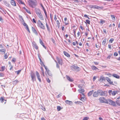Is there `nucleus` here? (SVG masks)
Returning a JSON list of instances; mask_svg holds the SVG:
<instances>
[{
	"mask_svg": "<svg viewBox=\"0 0 120 120\" xmlns=\"http://www.w3.org/2000/svg\"><path fill=\"white\" fill-rule=\"evenodd\" d=\"M114 39L113 38H111L109 40V42L110 43H112V41H114Z\"/></svg>",
	"mask_w": 120,
	"mask_h": 120,
	"instance_id": "obj_49",
	"label": "nucleus"
},
{
	"mask_svg": "<svg viewBox=\"0 0 120 120\" xmlns=\"http://www.w3.org/2000/svg\"><path fill=\"white\" fill-rule=\"evenodd\" d=\"M86 22L88 24H90V21H89L88 20H86Z\"/></svg>",
	"mask_w": 120,
	"mask_h": 120,
	"instance_id": "obj_53",
	"label": "nucleus"
},
{
	"mask_svg": "<svg viewBox=\"0 0 120 120\" xmlns=\"http://www.w3.org/2000/svg\"><path fill=\"white\" fill-rule=\"evenodd\" d=\"M0 20L2 22H3V19L2 17L1 16H0Z\"/></svg>",
	"mask_w": 120,
	"mask_h": 120,
	"instance_id": "obj_62",
	"label": "nucleus"
},
{
	"mask_svg": "<svg viewBox=\"0 0 120 120\" xmlns=\"http://www.w3.org/2000/svg\"><path fill=\"white\" fill-rule=\"evenodd\" d=\"M6 52V50L5 49H0V52H4V53H5Z\"/></svg>",
	"mask_w": 120,
	"mask_h": 120,
	"instance_id": "obj_35",
	"label": "nucleus"
},
{
	"mask_svg": "<svg viewBox=\"0 0 120 120\" xmlns=\"http://www.w3.org/2000/svg\"><path fill=\"white\" fill-rule=\"evenodd\" d=\"M106 79L109 82L110 84L113 85V82L111 81L110 79L108 77H106Z\"/></svg>",
	"mask_w": 120,
	"mask_h": 120,
	"instance_id": "obj_11",
	"label": "nucleus"
},
{
	"mask_svg": "<svg viewBox=\"0 0 120 120\" xmlns=\"http://www.w3.org/2000/svg\"><path fill=\"white\" fill-rule=\"evenodd\" d=\"M66 77L67 79L69 81L72 82L74 80L73 78H70V77L68 75H66Z\"/></svg>",
	"mask_w": 120,
	"mask_h": 120,
	"instance_id": "obj_9",
	"label": "nucleus"
},
{
	"mask_svg": "<svg viewBox=\"0 0 120 120\" xmlns=\"http://www.w3.org/2000/svg\"><path fill=\"white\" fill-rule=\"evenodd\" d=\"M38 16L40 19L42 20H43L44 19L41 13L38 15Z\"/></svg>",
	"mask_w": 120,
	"mask_h": 120,
	"instance_id": "obj_16",
	"label": "nucleus"
},
{
	"mask_svg": "<svg viewBox=\"0 0 120 120\" xmlns=\"http://www.w3.org/2000/svg\"><path fill=\"white\" fill-rule=\"evenodd\" d=\"M35 12L37 15L41 13L40 10L39 9H36L35 11Z\"/></svg>",
	"mask_w": 120,
	"mask_h": 120,
	"instance_id": "obj_24",
	"label": "nucleus"
},
{
	"mask_svg": "<svg viewBox=\"0 0 120 120\" xmlns=\"http://www.w3.org/2000/svg\"><path fill=\"white\" fill-rule=\"evenodd\" d=\"M28 2L29 5L31 7L34 8L36 5L35 2L32 0H29Z\"/></svg>",
	"mask_w": 120,
	"mask_h": 120,
	"instance_id": "obj_3",
	"label": "nucleus"
},
{
	"mask_svg": "<svg viewBox=\"0 0 120 120\" xmlns=\"http://www.w3.org/2000/svg\"><path fill=\"white\" fill-rule=\"evenodd\" d=\"M89 119L88 117H85L83 119V120H87Z\"/></svg>",
	"mask_w": 120,
	"mask_h": 120,
	"instance_id": "obj_54",
	"label": "nucleus"
},
{
	"mask_svg": "<svg viewBox=\"0 0 120 120\" xmlns=\"http://www.w3.org/2000/svg\"><path fill=\"white\" fill-rule=\"evenodd\" d=\"M57 60L58 63L60 64L61 65H62V60L61 59L59 58L58 57H57Z\"/></svg>",
	"mask_w": 120,
	"mask_h": 120,
	"instance_id": "obj_17",
	"label": "nucleus"
},
{
	"mask_svg": "<svg viewBox=\"0 0 120 120\" xmlns=\"http://www.w3.org/2000/svg\"><path fill=\"white\" fill-rule=\"evenodd\" d=\"M23 9H24L25 10V11H26L29 14H31V13L30 12V11L29 9H27L25 7H23Z\"/></svg>",
	"mask_w": 120,
	"mask_h": 120,
	"instance_id": "obj_25",
	"label": "nucleus"
},
{
	"mask_svg": "<svg viewBox=\"0 0 120 120\" xmlns=\"http://www.w3.org/2000/svg\"><path fill=\"white\" fill-rule=\"evenodd\" d=\"M78 91L80 93H82L84 92V90L83 89H81L78 90Z\"/></svg>",
	"mask_w": 120,
	"mask_h": 120,
	"instance_id": "obj_29",
	"label": "nucleus"
},
{
	"mask_svg": "<svg viewBox=\"0 0 120 120\" xmlns=\"http://www.w3.org/2000/svg\"><path fill=\"white\" fill-rule=\"evenodd\" d=\"M5 67L4 66H2L1 67V70H0V71H3L5 70Z\"/></svg>",
	"mask_w": 120,
	"mask_h": 120,
	"instance_id": "obj_34",
	"label": "nucleus"
},
{
	"mask_svg": "<svg viewBox=\"0 0 120 120\" xmlns=\"http://www.w3.org/2000/svg\"><path fill=\"white\" fill-rule=\"evenodd\" d=\"M38 57H39V59L40 61V62L41 63V65H42V64H43V63L42 61L41 60V59L40 58V57H39V56H38Z\"/></svg>",
	"mask_w": 120,
	"mask_h": 120,
	"instance_id": "obj_48",
	"label": "nucleus"
},
{
	"mask_svg": "<svg viewBox=\"0 0 120 120\" xmlns=\"http://www.w3.org/2000/svg\"><path fill=\"white\" fill-rule=\"evenodd\" d=\"M98 90L97 91H95L93 94V96L94 97H97L98 95Z\"/></svg>",
	"mask_w": 120,
	"mask_h": 120,
	"instance_id": "obj_14",
	"label": "nucleus"
},
{
	"mask_svg": "<svg viewBox=\"0 0 120 120\" xmlns=\"http://www.w3.org/2000/svg\"><path fill=\"white\" fill-rule=\"evenodd\" d=\"M96 78V77L95 76H94L93 77V81H95Z\"/></svg>",
	"mask_w": 120,
	"mask_h": 120,
	"instance_id": "obj_60",
	"label": "nucleus"
},
{
	"mask_svg": "<svg viewBox=\"0 0 120 120\" xmlns=\"http://www.w3.org/2000/svg\"><path fill=\"white\" fill-rule=\"evenodd\" d=\"M100 102L101 103H106L107 100L105 99L103 97H100L99 99Z\"/></svg>",
	"mask_w": 120,
	"mask_h": 120,
	"instance_id": "obj_6",
	"label": "nucleus"
},
{
	"mask_svg": "<svg viewBox=\"0 0 120 120\" xmlns=\"http://www.w3.org/2000/svg\"><path fill=\"white\" fill-rule=\"evenodd\" d=\"M43 10L44 11V12L46 16V17L47 18V12H46V11L45 10V9H43Z\"/></svg>",
	"mask_w": 120,
	"mask_h": 120,
	"instance_id": "obj_43",
	"label": "nucleus"
},
{
	"mask_svg": "<svg viewBox=\"0 0 120 120\" xmlns=\"http://www.w3.org/2000/svg\"><path fill=\"white\" fill-rule=\"evenodd\" d=\"M26 28L27 31L29 33H30V30L29 28L28 25L26 26Z\"/></svg>",
	"mask_w": 120,
	"mask_h": 120,
	"instance_id": "obj_41",
	"label": "nucleus"
},
{
	"mask_svg": "<svg viewBox=\"0 0 120 120\" xmlns=\"http://www.w3.org/2000/svg\"><path fill=\"white\" fill-rule=\"evenodd\" d=\"M62 96V95L61 94H59L57 96L56 98H58Z\"/></svg>",
	"mask_w": 120,
	"mask_h": 120,
	"instance_id": "obj_57",
	"label": "nucleus"
},
{
	"mask_svg": "<svg viewBox=\"0 0 120 120\" xmlns=\"http://www.w3.org/2000/svg\"><path fill=\"white\" fill-rule=\"evenodd\" d=\"M106 38H105L103 40L102 42L103 45H105V44L106 43Z\"/></svg>",
	"mask_w": 120,
	"mask_h": 120,
	"instance_id": "obj_30",
	"label": "nucleus"
},
{
	"mask_svg": "<svg viewBox=\"0 0 120 120\" xmlns=\"http://www.w3.org/2000/svg\"><path fill=\"white\" fill-rule=\"evenodd\" d=\"M54 19L55 21H56L57 19V18L56 15H55L54 16Z\"/></svg>",
	"mask_w": 120,
	"mask_h": 120,
	"instance_id": "obj_59",
	"label": "nucleus"
},
{
	"mask_svg": "<svg viewBox=\"0 0 120 120\" xmlns=\"http://www.w3.org/2000/svg\"><path fill=\"white\" fill-rule=\"evenodd\" d=\"M65 102L66 104L70 105H71L72 104V102L71 101L66 100L65 101Z\"/></svg>",
	"mask_w": 120,
	"mask_h": 120,
	"instance_id": "obj_20",
	"label": "nucleus"
},
{
	"mask_svg": "<svg viewBox=\"0 0 120 120\" xmlns=\"http://www.w3.org/2000/svg\"><path fill=\"white\" fill-rule=\"evenodd\" d=\"M57 110L60 111V106H58L57 107Z\"/></svg>",
	"mask_w": 120,
	"mask_h": 120,
	"instance_id": "obj_56",
	"label": "nucleus"
},
{
	"mask_svg": "<svg viewBox=\"0 0 120 120\" xmlns=\"http://www.w3.org/2000/svg\"><path fill=\"white\" fill-rule=\"evenodd\" d=\"M77 66H76L75 65H74L71 66V68L74 71H75L77 67Z\"/></svg>",
	"mask_w": 120,
	"mask_h": 120,
	"instance_id": "obj_12",
	"label": "nucleus"
},
{
	"mask_svg": "<svg viewBox=\"0 0 120 120\" xmlns=\"http://www.w3.org/2000/svg\"><path fill=\"white\" fill-rule=\"evenodd\" d=\"M10 2L11 4L13 6H16V3L14 0H11Z\"/></svg>",
	"mask_w": 120,
	"mask_h": 120,
	"instance_id": "obj_10",
	"label": "nucleus"
},
{
	"mask_svg": "<svg viewBox=\"0 0 120 120\" xmlns=\"http://www.w3.org/2000/svg\"><path fill=\"white\" fill-rule=\"evenodd\" d=\"M16 1L19 3L21 4H24V3L22 2L21 0H16Z\"/></svg>",
	"mask_w": 120,
	"mask_h": 120,
	"instance_id": "obj_31",
	"label": "nucleus"
},
{
	"mask_svg": "<svg viewBox=\"0 0 120 120\" xmlns=\"http://www.w3.org/2000/svg\"><path fill=\"white\" fill-rule=\"evenodd\" d=\"M41 108L42 109V110L44 111H45V107L43 106H42Z\"/></svg>",
	"mask_w": 120,
	"mask_h": 120,
	"instance_id": "obj_61",
	"label": "nucleus"
},
{
	"mask_svg": "<svg viewBox=\"0 0 120 120\" xmlns=\"http://www.w3.org/2000/svg\"><path fill=\"white\" fill-rule=\"evenodd\" d=\"M8 55L7 53L5 54L4 55V59H7L8 57Z\"/></svg>",
	"mask_w": 120,
	"mask_h": 120,
	"instance_id": "obj_38",
	"label": "nucleus"
},
{
	"mask_svg": "<svg viewBox=\"0 0 120 120\" xmlns=\"http://www.w3.org/2000/svg\"><path fill=\"white\" fill-rule=\"evenodd\" d=\"M92 8H95L97 9H101V8L99 6L96 5H93L92 6Z\"/></svg>",
	"mask_w": 120,
	"mask_h": 120,
	"instance_id": "obj_15",
	"label": "nucleus"
},
{
	"mask_svg": "<svg viewBox=\"0 0 120 120\" xmlns=\"http://www.w3.org/2000/svg\"><path fill=\"white\" fill-rule=\"evenodd\" d=\"M91 68L92 70H95V71H96L97 70H98V69L96 67L94 66H93L91 67Z\"/></svg>",
	"mask_w": 120,
	"mask_h": 120,
	"instance_id": "obj_26",
	"label": "nucleus"
},
{
	"mask_svg": "<svg viewBox=\"0 0 120 120\" xmlns=\"http://www.w3.org/2000/svg\"><path fill=\"white\" fill-rule=\"evenodd\" d=\"M118 55V53L116 52H115L114 54V55L115 56H116Z\"/></svg>",
	"mask_w": 120,
	"mask_h": 120,
	"instance_id": "obj_58",
	"label": "nucleus"
},
{
	"mask_svg": "<svg viewBox=\"0 0 120 120\" xmlns=\"http://www.w3.org/2000/svg\"><path fill=\"white\" fill-rule=\"evenodd\" d=\"M56 23L58 26H59L60 23L58 20H57L56 21Z\"/></svg>",
	"mask_w": 120,
	"mask_h": 120,
	"instance_id": "obj_51",
	"label": "nucleus"
},
{
	"mask_svg": "<svg viewBox=\"0 0 120 120\" xmlns=\"http://www.w3.org/2000/svg\"><path fill=\"white\" fill-rule=\"evenodd\" d=\"M105 79L106 78H105L103 76H101L100 77V79L99 80V81L100 82H101L103 81H105Z\"/></svg>",
	"mask_w": 120,
	"mask_h": 120,
	"instance_id": "obj_13",
	"label": "nucleus"
},
{
	"mask_svg": "<svg viewBox=\"0 0 120 120\" xmlns=\"http://www.w3.org/2000/svg\"><path fill=\"white\" fill-rule=\"evenodd\" d=\"M110 16L112 20H115V18L114 15H111Z\"/></svg>",
	"mask_w": 120,
	"mask_h": 120,
	"instance_id": "obj_33",
	"label": "nucleus"
},
{
	"mask_svg": "<svg viewBox=\"0 0 120 120\" xmlns=\"http://www.w3.org/2000/svg\"><path fill=\"white\" fill-rule=\"evenodd\" d=\"M112 76L117 79H119L120 77V76L119 75L115 74H113L112 75Z\"/></svg>",
	"mask_w": 120,
	"mask_h": 120,
	"instance_id": "obj_28",
	"label": "nucleus"
},
{
	"mask_svg": "<svg viewBox=\"0 0 120 120\" xmlns=\"http://www.w3.org/2000/svg\"><path fill=\"white\" fill-rule=\"evenodd\" d=\"M108 46L109 49H111L112 48L111 45H109Z\"/></svg>",
	"mask_w": 120,
	"mask_h": 120,
	"instance_id": "obj_63",
	"label": "nucleus"
},
{
	"mask_svg": "<svg viewBox=\"0 0 120 120\" xmlns=\"http://www.w3.org/2000/svg\"><path fill=\"white\" fill-rule=\"evenodd\" d=\"M118 91H112L111 90H109V91L108 92L110 94H111L112 95L114 96L115 94L117 93Z\"/></svg>",
	"mask_w": 120,
	"mask_h": 120,
	"instance_id": "obj_7",
	"label": "nucleus"
},
{
	"mask_svg": "<svg viewBox=\"0 0 120 120\" xmlns=\"http://www.w3.org/2000/svg\"><path fill=\"white\" fill-rule=\"evenodd\" d=\"M73 31V33L74 34V37H76V35L75 34V29H74Z\"/></svg>",
	"mask_w": 120,
	"mask_h": 120,
	"instance_id": "obj_50",
	"label": "nucleus"
},
{
	"mask_svg": "<svg viewBox=\"0 0 120 120\" xmlns=\"http://www.w3.org/2000/svg\"><path fill=\"white\" fill-rule=\"evenodd\" d=\"M18 81L17 80H15L13 82V84H16L18 82Z\"/></svg>",
	"mask_w": 120,
	"mask_h": 120,
	"instance_id": "obj_39",
	"label": "nucleus"
},
{
	"mask_svg": "<svg viewBox=\"0 0 120 120\" xmlns=\"http://www.w3.org/2000/svg\"><path fill=\"white\" fill-rule=\"evenodd\" d=\"M4 99L2 97H1L0 98V101H1V102H3L4 101Z\"/></svg>",
	"mask_w": 120,
	"mask_h": 120,
	"instance_id": "obj_46",
	"label": "nucleus"
},
{
	"mask_svg": "<svg viewBox=\"0 0 120 120\" xmlns=\"http://www.w3.org/2000/svg\"><path fill=\"white\" fill-rule=\"evenodd\" d=\"M106 103L108 104H109L113 106H115L116 105V103L115 102L110 99L107 100Z\"/></svg>",
	"mask_w": 120,
	"mask_h": 120,
	"instance_id": "obj_4",
	"label": "nucleus"
},
{
	"mask_svg": "<svg viewBox=\"0 0 120 120\" xmlns=\"http://www.w3.org/2000/svg\"><path fill=\"white\" fill-rule=\"evenodd\" d=\"M39 41H40V43L42 45V46L43 47L45 48V49H46V47L44 45V43L43 42L42 40L41 39H39Z\"/></svg>",
	"mask_w": 120,
	"mask_h": 120,
	"instance_id": "obj_19",
	"label": "nucleus"
},
{
	"mask_svg": "<svg viewBox=\"0 0 120 120\" xmlns=\"http://www.w3.org/2000/svg\"><path fill=\"white\" fill-rule=\"evenodd\" d=\"M38 26L40 28L43 30L45 29V27L44 24L39 20L37 22Z\"/></svg>",
	"mask_w": 120,
	"mask_h": 120,
	"instance_id": "obj_2",
	"label": "nucleus"
},
{
	"mask_svg": "<svg viewBox=\"0 0 120 120\" xmlns=\"http://www.w3.org/2000/svg\"><path fill=\"white\" fill-rule=\"evenodd\" d=\"M77 67V68L76 69L75 71H76L77 72L79 71H80V69L79 68L78 66Z\"/></svg>",
	"mask_w": 120,
	"mask_h": 120,
	"instance_id": "obj_44",
	"label": "nucleus"
},
{
	"mask_svg": "<svg viewBox=\"0 0 120 120\" xmlns=\"http://www.w3.org/2000/svg\"><path fill=\"white\" fill-rule=\"evenodd\" d=\"M46 26L48 31L50 32V29L49 28V27L48 26V25L47 24V23H46Z\"/></svg>",
	"mask_w": 120,
	"mask_h": 120,
	"instance_id": "obj_32",
	"label": "nucleus"
},
{
	"mask_svg": "<svg viewBox=\"0 0 120 120\" xmlns=\"http://www.w3.org/2000/svg\"><path fill=\"white\" fill-rule=\"evenodd\" d=\"M36 75L37 78L39 82H41V78H40V74L37 71H36Z\"/></svg>",
	"mask_w": 120,
	"mask_h": 120,
	"instance_id": "obj_8",
	"label": "nucleus"
},
{
	"mask_svg": "<svg viewBox=\"0 0 120 120\" xmlns=\"http://www.w3.org/2000/svg\"><path fill=\"white\" fill-rule=\"evenodd\" d=\"M63 53L64 55L67 57H70V55L66 52L65 51H64L63 52Z\"/></svg>",
	"mask_w": 120,
	"mask_h": 120,
	"instance_id": "obj_21",
	"label": "nucleus"
},
{
	"mask_svg": "<svg viewBox=\"0 0 120 120\" xmlns=\"http://www.w3.org/2000/svg\"><path fill=\"white\" fill-rule=\"evenodd\" d=\"M4 74L3 73H0V77H4Z\"/></svg>",
	"mask_w": 120,
	"mask_h": 120,
	"instance_id": "obj_45",
	"label": "nucleus"
},
{
	"mask_svg": "<svg viewBox=\"0 0 120 120\" xmlns=\"http://www.w3.org/2000/svg\"><path fill=\"white\" fill-rule=\"evenodd\" d=\"M15 59L14 58H13L12 60V61L14 62H15Z\"/></svg>",
	"mask_w": 120,
	"mask_h": 120,
	"instance_id": "obj_55",
	"label": "nucleus"
},
{
	"mask_svg": "<svg viewBox=\"0 0 120 120\" xmlns=\"http://www.w3.org/2000/svg\"><path fill=\"white\" fill-rule=\"evenodd\" d=\"M94 91L93 90H92L91 91H90L87 94L88 96H90L92 94L94 93Z\"/></svg>",
	"mask_w": 120,
	"mask_h": 120,
	"instance_id": "obj_23",
	"label": "nucleus"
},
{
	"mask_svg": "<svg viewBox=\"0 0 120 120\" xmlns=\"http://www.w3.org/2000/svg\"><path fill=\"white\" fill-rule=\"evenodd\" d=\"M32 30L33 32L36 35H38V33L36 31V30L33 27H32Z\"/></svg>",
	"mask_w": 120,
	"mask_h": 120,
	"instance_id": "obj_18",
	"label": "nucleus"
},
{
	"mask_svg": "<svg viewBox=\"0 0 120 120\" xmlns=\"http://www.w3.org/2000/svg\"><path fill=\"white\" fill-rule=\"evenodd\" d=\"M21 70H19L18 71H15V72L17 73V75H18L21 72Z\"/></svg>",
	"mask_w": 120,
	"mask_h": 120,
	"instance_id": "obj_40",
	"label": "nucleus"
},
{
	"mask_svg": "<svg viewBox=\"0 0 120 120\" xmlns=\"http://www.w3.org/2000/svg\"><path fill=\"white\" fill-rule=\"evenodd\" d=\"M47 74L50 76H52V73L50 72H50H49V73H48Z\"/></svg>",
	"mask_w": 120,
	"mask_h": 120,
	"instance_id": "obj_52",
	"label": "nucleus"
},
{
	"mask_svg": "<svg viewBox=\"0 0 120 120\" xmlns=\"http://www.w3.org/2000/svg\"><path fill=\"white\" fill-rule=\"evenodd\" d=\"M44 67L45 68V69L46 72H45V74L46 75H47V73H49V72H50V71L49 70V69L47 68V67L45 65H44Z\"/></svg>",
	"mask_w": 120,
	"mask_h": 120,
	"instance_id": "obj_22",
	"label": "nucleus"
},
{
	"mask_svg": "<svg viewBox=\"0 0 120 120\" xmlns=\"http://www.w3.org/2000/svg\"><path fill=\"white\" fill-rule=\"evenodd\" d=\"M105 22V21L104 20L101 19L100 22V23L101 24H102Z\"/></svg>",
	"mask_w": 120,
	"mask_h": 120,
	"instance_id": "obj_36",
	"label": "nucleus"
},
{
	"mask_svg": "<svg viewBox=\"0 0 120 120\" xmlns=\"http://www.w3.org/2000/svg\"><path fill=\"white\" fill-rule=\"evenodd\" d=\"M26 28L27 31L29 33H30V30L29 28L28 25L26 26Z\"/></svg>",
	"mask_w": 120,
	"mask_h": 120,
	"instance_id": "obj_42",
	"label": "nucleus"
},
{
	"mask_svg": "<svg viewBox=\"0 0 120 120\" xmlns=\"http://www.w3.org/2000/svg\"><path fill=\"white\" fill-rule=\"evenodd\" d=\"M34 47L35 48L37 49H38V47L36 45H35L34 46Z\"/></svg>",
	"mask_w": 120,
	"mask_h": 120,
	"instance_id": "obj_64",
	"label": "nucleus"
},
{
	"mask_svg": "<svg viewBox=\"0 0 120 120\" xmlns=\"http://www.w3.org/2000/svg\"><path fill=\"white\" fill-rule=\"evenodd\" d=\"M67 18H65L64 19V23L66 25H67L68 23L66 22L67 21Z\"/></svg>",
	"mask_w": 120,
	"mask_h": 120,
	"instance_id": "obj_37",
	"label": "nucleus"
},
{
	"mask_svg": "<svg viewBox=\"0 0 120 120\" xmlns=\"http://www.w3.org/2000/svg\"><path fill=\"white\" fill-rule=\"evenodd\" d=\"M30 75L32 79V80L33 82L36 80V76L35 73L31 72L30 73Z\"/></svg>",
	"mask_w": 120,
	"mask_h": 120,
	"instance_id": "obj_5",
	"label": "nucleus"
},
{
	"mask_svg": "<svg viewBox=\"0 0 120 120\" xmlns=\"http://www.w3.org/2000/svg\"><path fill=\"white\" fill-rule=\"evenodd\" d=\"M98 94L101 96H106L107 95V92L106 91H103L100 90H98Z\"/></svg>",
	"mask_w": 120,
	"mask_h": 120,
	"instance_id": "obj_1",
	"label": "nucleus"
},
{
	"mask_svg": "<svg viewBox=\"0 0 120 120\" xmlns=\"http://www.w3.org/2000/svg\"><path fill=\"white\" fill-rule=\"evenodd\" d=\"M4 3L5 5L8 7H10V5L6 1H4Z\"/></svg>",
	"mask_w": 120,
	"mask_h": 120,
	"instance_id": "obj_27",
	"label": "nucleus"
},
{
	"mask_svg": "<svg viewBox=\"0 0 120 120\" xmlns=\"http://www.w3.org/2000/svg\"><path fill=\"white\" fill-rule=\"evenodd\" d=\"M81 100L83 101H85V98L84 97H81Z\"/></svg>",
	"mask_w": 120,
	"mask_h": 120,
	"instance_id": "obj_47",
	"label": "nucleus"
}]
</instances>
